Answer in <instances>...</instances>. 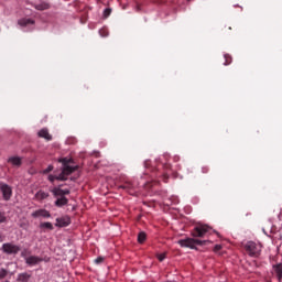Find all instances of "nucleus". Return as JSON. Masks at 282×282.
Segmentation results:
<instances>
[{
	"mask_svg": "<svg viewBox=\"0 0 282 282\" xmlns=\"http://www.w3.org/2000/svg\"><path fill=\"white\" fill-rule=\"evenodd\" d=\"M178 245L181 248H191L192 250H195V246H206V240L186 238L178 240Z\"/></svg>",
	"mask_w": 282,
	"mask_h": 282,
	"instance_id": "2",
	"label": "nucleus"
},
{
	"mask_svg": "<svg viewBox=\"0 0 282 282\" xmlns=\"http://www.w3.org/2000/svg\"><path fill=\"white\" fill-rule=\"evenodd\" d=\"M165 259H166V253H159V254H158V260H159V261L162 262V261H164Z\"/></svg>",
	"mask_w": 282,
	"mask_h": 282,
	"instance_id": "27",
	"label": "nucleus"
},
{
	"mask_svg": "<svg viewBox=\"0 0 282 282\" xmlns=\"http://www.w3.org/2000/svg\"><path fill=\"white\" fill-rule=\"evenodd\" d=\"M138 241L140 243H144L147 241V232L140 231L139 235H138Z\"/></svg>",
	"mask_w": 282,
	"mask_h": 282,
	"instance_id": "20",
	"label": "nucleus"
},
{
	"mask_svg": "<svg viewBox=\"0 0 282 282\" xmlns=\"http://www.w3.org/2000/svg\"><path fill=\"white\" fill-rule=\"evenodd\" d=\"M8 276V270L0 269V279H6Z\"/></svg>",
	"mask_w": 282,
	"mask_h": 282,
	"instance_id": "24",
	"label": "nucleus"
},
{
	"mask_svg": "<svg viewBox=\"0 0 282 282\" xmlns=\"http://www.w3.org/2000/svg\"><path fill=\"white\" fill-rule=\"evenodd\" d=\"M110 15H111V9H109V8L105 9V10H104V17H105V19H107V18L110 17Z\"/></svg>",
	"mask_w": 282,
	"mask_h": 282,
	"instance_id": "26",
	"label": "nucleus"
},
{
	"mask_svg": "<svg viewBox=\"0 0 282 282\" xmlns=\"http://www.w3.org/2000/svg\"><path fill=\"white\" fill-rule=\"evenodd\" d=\"M99 34H100V36H102L105 39V37L109 36V31L107 29H100Z\"/></svg>",
	"mask_w": 282,
	"mask_h": 282,
	"instance_id": "23",
	"label": "nucleus"
},
{
	"mask_svg": "<svg viewBox=\"0 0 282 282\" xmlns=\"http://www.w3.org/2000/svg\"><path fill=\"white\" fill-rule=\"evenodd\" d=\"M9 164H12V166H21L23 164V161L20 156H11L8 159Z\"/></svg>",
	"mask_w": 282,
	"mask_h": 282,
	"instance_id": "14",
	"label": "nucleus"
},
{
	"mask_svg": "<svg viewBox=\"0 0 282 282\" xmlns=\"http://www.w3.org/2000/svg\"><path fill=\"white\" fill-rule=\"evenodd\" d=\"M35 10H50V4H47V2H41L39 4H35Z\"/></svg>",
	"mask_w": 282,
	"mask_h": 282,
	"instance_id": "19",
	"label": "nucleus"
},
{
	"mask_svg": "<svg viewBox=\"0 0 282 282\" xmlns=\"http://www.w3.org/2000/svg\"><path fill=\"white\" fill-rule=\"evenodd\" d=\"M2 252H4V254H19V252H21V247L12 242H7L2 245Z\"/></svg>",
	"mask_w": 282,
	"mask_h": 282,
	"instance_id": "5",
	"label": "nucleus"
},
{
	"mask_svg": "<svg viewBox=\"0 0 282 282\" xmlns=\"http://www.w3.org/2000/svg\"><path fill=\"white\" fill-rule=\"evenodd\" d=\"M58 162L62 164L63 167L56 180L58 182H67V177H69L72 173H75V171H78V165H72L74 164V159L72 158H62L58 160Z\"/></svg>",
	"mask_w": 282,
	"mask_h": 282,
	"instance_id": "1",
	"label": "nucleus"
},
{
	"mask_svg": "<svg viewBox=\"0 0 282 282\" xmlns=\"http://www.w3.org/2000/svg\"><path fill=\"white\" fill-rule=\"evenodd\" d=\"M219 250H221V245H216L214 247V252H219Z\"/></svg>",
	"mask_w": 282,
	"mask_h": 282,
	"instance_id": "31",
	"label": "nucleus"
},
{
	"mask_svg": "<svg viewBox=\"0 0 282 282\" xmlns=\"http://www.w3.org/2000/svg\"><path fill=\"white\" fill-rule=\"evenodd\" d=\"M158 3H166V0H156Z\"/></svg>",
	"mask_w": 282,
	"mask_h": 282,
	"instance_id": "33",
	"label": "nucleus"
},
{
	"mask_svg": "<svg viewBox=\"0 0 282 282\" xmlns=\"http://www.w3.org/2000/svg\"><path fill=\"white\" fill-rule=\"evenodd\" d=\"M43 262V258L31 256L25 258L26 265H39V263Z\"/></svg>",
	"mask_w": 282,
	"mask_h": 282,
	"instance_id": "10",
	"label": "nucleus"
},
{
	"mask_svg": "<svg viewBox=\"0 0 282 282\" xmlns=\"http://www.w3.org/2000/svg\"><path fill=\"white\" fill-rule=\"evenodd\" d=\"M18 23L22 28H26V25H34V20H32L30 18H23V19L19 20Z\"/></svg>",
	"mask_w": 282,
	"mask_h": 282,
	"instance_id": "16",
	"label": "nucleus"
},
{
	"mask_svg": "<svg viewBox=\"0 0 282 282\" xmlns=\"http://www.w3.org/2000/svg\"><path fill=\"white\" fill-rule=\"evenodd\" d=\"M72 224V220L69 217H62L56 219L55 226L58 228H65L66 226H69Z\"/></svg>",
	"mask_w": 282,
	"mask_h": 282,
	"instance_id": "11",
	"label": "nucleus"
},
{
	"mask_svg": "<svg viewBox=\"0 0 282 282\" xmlns=\"http://www.w3.org/2000/svg\"><path fill=\"white\" fill-rule=\"evenodd\" d=\"M31 216L34 217L35 219L39 217H43L44 219H50V217H52V214H50L47 209H37L33 212Z\"/></svg>",
	"mask_w": 282,
	"mask_h": 282,
	"instance_id": "8",
	"label": "nucleus"
},
{
	"mask_svg": "<svg viewBox=\"0 0 282 282\" xmlns=\"http://www.w3.org/2000/svg\"><path fill=\"white\" fill-rule=\"evenodd\" d=\"M102 261H105L104 257H98L97 259H95V263H97V264L102 263Z\"/></svg>",
	"mask_w": 282,
	"mask_h": 282,
	"instance_id": "29",
	"label": "nucleus"
},
{
	"mask_svg": "<svg viewBox=\"0 0 282 282\" xmlns=\"http://www.w3.org/2000/svg\"><path fill=\"white\" fill-rule=\"evenodd\" d=\"M119 188H122L123 191L129 193V195H133L135 193V188H138V184L130 181H126L123 184L119 186Z\"/></svg>",
	"mask_w": 282,
	"mask_h": 282,
	"instance_id": "7",
	"label": "nucleus"
},
{
	"mask_svg": "<svg viewBox=\"0 0 282 282\" xmlns=\"http://www.w3.org/2000/svg\"><path fill=\"white\" fill-rule=\"evenodd\" d=\"M56 175H48V182H51L52 184H54V181L56 180Z\"/></svg>",
	"mask_w": 282,
	"mask_h": 282,
	"instance_id": "30",
	"label": "nucleus"
},
{
	"mask_svg": "<svg viewBox=\"0 0 282 282\" xmlns=\"http://www.w3.org/2000/svg\"><path fill=\"white\" fill-rule=\"evenodd\" d=\"M67 204H69V199L65 196H58L55 200V206H57V208H63V206H67Z\"/></svg>",
	"mask_w": 282,
	"mask_h": 282,
	"instance_id": "12",
	"label": "nucleus"
},
{
	"mask_svg": "<svg viewBox=\"0 0 282 282\" xmlns=\"http://www.w3.org/2000/svg\"><path fill=\"white\" fill-rule=\"evenodd\" d=\"M273 270L279 279V281L282 280V263L273 265Z\"/></svg>",
	"mask_w": 282,
	"mask_h": 282,
	"instance_id": "18",
	"label": "nucleus"
},
{
	"mask_svg": "<svg viewBox=\"0 0 282 282\" xmlns=\"http://www.w3.org/2000/svg\"><path fill=\"white\" fill-rule=\"evenodd\" d=\"M40 228H45L46 230H54V225H52V223H42L40 224Z\"/></svg>",
	"mask_w": 282,
	"mask_h": 282,
	"instance_id": "21",
	"label": "nucleus"
},
{
	"mask_svg": "<svg viewBox=\"0 0 282 282\" xmlns=\"http://www.w3.org/2000/svg\"><path fill=\"white\" fill-rule=\"evenodd\" d=\"M47 197H50V193L44 192L43 189H40L35 194V199H37V202H43L44 199H47Z\"/></svg>",
	"mask_w": 282,
	"mask_h": 282,
	"instance_id": "15",
	"label": "nucleus"
},
{
	"mask_svg": "<svg viewBox=\"0 0 282 282\" xmlns=\"http://www.w3.org/2000/svg\"><path fill=\"white\" fill-rule=\"evenodd\" d=\"M6 220H7L6 214L0 213V224H6Z\"/></svg>",
	"mask_w": 282,
	"mask_h": 282,
	"instance_id": "28",
	"label": "nucleus"
},
{
	"mask_svg": "<svg viewBox=\"0 0 282 282\" xmlns=\"http://www.w3.org/2000/svg\"><path fill=\"white\" fill-rule=\"evenodd\" d=\"M30 279H32V275L30 273H28V272H24V273H20L18 275L17 281L18 282H29Z\"/></svg>",
	"mask_w": 282,
	"mask_h": 282,
	"instance_id": "17",
	"label": "nucleus"
},
{
	"mask_svg": "<svg viewBox=\"0 0 282 282\" xmlns=\"http://www.w3.org/2000/svg\"><path fill=\"white\" fill-rule=\"evenodd\" d=\"M54 171V165H48L47 169L43 170L44 175H47V173H52Z\"/></svg>",
	"mask_w": 282,
	"mask_h": 282,
	"instance_id": "25",
	"label": "nucleus"
},
{
	"mask_svg": "<svg viewBox=\"0 0 282 282\" xmlns=\"http://www.w3.org/2000/svg\"><path fill=\"white\" fill-rule=\"evenodd\" d=\"M210 232L208 225H198L192 230V237H206Z\"/></svg>",
	"mask_w": 282,
	"mask_h": 282,
	"instance_id": "4",
	"label": "nucleus"
},
{
	"mask_svg": "<svg viewBox=\"0 0 282 282\" xmlns=\"http://www.w3.org/2000/svg\"><path fill=\"white\" fill-rule=\"evenodd\" d=\"M224 58H225L224 65H230V63H232V56L225 54Z\"/></svg>",
	"mask_w": 282,
	"mask_h": 282,
	"instance_id": "22",
	"label": "nucleus"
},
{
	"mask_svg": "<svg viewBox=\"0 0 282 282\" xmlns=\"http://www.w3.org/2000/svg\"><path fill=\"white\" fill-rule=\"evenodd\" d=\"M39 138H44V140H47L50 142L52 140V134H50V131L46 128H43L37 132Z\"/></svg>",
	"mask_w": 282,
	"mask_h": 282,
	"instance_id": "13",
	"label": "nucleus"
},
{
	"mask_svg": "<svg viewBox=\"0 0 282 282\" xmlns=\"http://www.w3.org/2000/svg\"><path fill=\"white\" fill-rule=\"evenodd\" d=\"M245 250L249 257H259L261 254V245L254 242V241H248L245 245Z\"/></svg>",
	"mask_w": 282,
	"mask_h": 282,
	"instance_id": "3",
	"label": "nucleus"
},
{
	"mask_svg": "<svg viewBox=\"0 0 282 282\" xmlns=\"http://www.w3.org/2000/svg\"><path fill=\"white\" fill-rule=\"evenodd\" d=\"M51 193H53L54 197H65V195H69V189H63L61 188V185L58 187H54L51 189Z\"/></svg>",
	"mask_w": 282,
	"mask_h": 282,
	"instance_id": "9",
	"label": "nucleus"
},
{
	"mask_svg": "<svg viewBox=\"0 0 282 282\" xmlns=\"http://www.w3.org/2000/svg\"><path fill=\"white\" fill-rule=\"evenodd\" d=\"M162 175V178H163V182H167L169 180V174H161Z\"/></svg>",
	"mask_w": 282,
	"mask_h": 282,
	"instance_id": "32",
	"label": "nucleus"
},
{
	"mask_svg": "<svg viewBox=\"0 0 282 282\" xmlns=\"http://www.w3.org/2000/svg\"><path fill=\"white\" fill-rule=\"evenodd\" d=\"M0 191L2 193L4 202H10V199L12 198V187L6 183H1Z\"/></svg>",
	"mask_w": 282,
	"mask_h": 282,
	"instance_id": "6",
	"label": "nucleus"
}]
</instances>
